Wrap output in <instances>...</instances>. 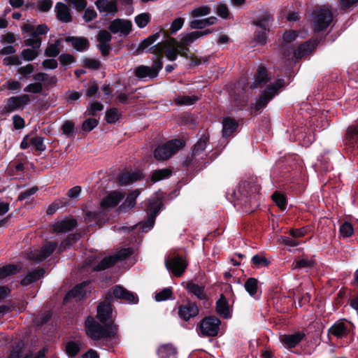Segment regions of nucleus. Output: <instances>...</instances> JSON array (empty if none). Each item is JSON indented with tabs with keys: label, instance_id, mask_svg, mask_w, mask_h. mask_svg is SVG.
<instances>
[{
	"label": "nucleus",
	"instance_id": "obj_55",
	"mask_svg": "<svg viewBox=\"0 0 358 358\" xmlns=\"http://www.w3.org/2000/svg\"><path fill=\"white\" fill-rule=\"evenodd\" d=\"M99 124V122L95 118H89L83 122L82 125V129L84 131L90 132L94 128H95Z\"/></svg>",
	"mask_w": 358,
	"mask_h": 358
},
{
	"label": "nucleus",
	"instance_id": "obj_8",
	"mask_svg": "<svg viewBox=\"0 0 358 358\" xmlns=\"http://www.w3.org/2000/svg\"><path fill=\"white\" fill-rule=\"evenodd\" d=\"M108 30L113 34L127 36L132 30V22L127 19L116 18L110 22Z\"/></svg>",
	"mask_w": 358,
	"mask_h": 358
},
{
	"label": "nucleus",
	"instance_id": "obj_48",
	"mask_svg": "<svg viewBox=\"0 0 358 358\" xmlns=\"http://www.w3.org/2000/svg\"><path fill=\"white\" fill-rule=\"evenodd\" d=\"M272 199L281 210H285L286 208V199L282 194L278 192H275L272 195Z\"/></svg>",
	"mask_w": 358,
	"mask_h": 358
},
{
	"label": "nucleus",
	"instance_id": "obj_45",
	"mask_svg": "<svg viewBox=\"0 0 358 358\" xmlns=\"http://www.w3.org/2000/svg\"><path fill=\"white\" fill-rule=\"evenodd\" d=\"M116 263V259L115 257H113L112 255L109 257H106L103 259L101 262L97 265L93 267V269L95 271H102L106 269L113 264Z\"/></svg>",
	"mask_w": 358,
	"mask_h": 358
},
{
	"label": "nucleus",
	"instance_id": "obj_28",
	"mask_svg": "<svg viewBox=\"0 0 358 358\" xmlns=\"http://www.w3.org/2000/svg\"><path fill=\"white\" fill-rule=\"evenodd\" d=\"M237 122L231 117H226L222 121V135L224 137L230 136L238 128Z\"/></svg>",
	"mask_w": 358,
	"mask_h": 358
},
{
	"label": "nucleus",
	"instance_id": "obj_19",
	"mask_svg": "<svg viewBox=\"0 0 358 358\" xmlns=\"http://www.w3.org/2000/svg\"><path fill=\"white\" fill-rule=\"evenodd\" d=\"M124 198V195L117 191L112 192L103 199L101 206L103 208H108L116 206Z\"/></svg>",
	"mask_w": 358,
	"mask_h": 358
},
{
	"label": "nucleus",
	"instance_id": "obj_27",
	"mask_svg": "<svg viewBox=\"0 0 358 358\" xmlns=\"http://www.w3.org/2000/svg\"><path fill=\"white\" fill-rule=\"evenodd\" d=\"M216 312L218 315L224 318H229L231 317L227 300L222 294L220 295V299L216 302Z\"/></svg>",
	"mask_w": 358,
	"mask_h": 358
},
{
	"label": "nucleus",
	"instance_id": "obj_64",
	"mask_svg": "<svg viewBox=\"0 0 358 358\" xmlns=\"http://www.w3.org/2000/svg\"><path fill=\"white\" fill-rule=\"evenodd\" d=\"M103 108V106L99 102L91 103L87 108V113L89 115H94L97 111H101Z\"/></svg>",
	"mask_w": 358,
	"mask_h": 358
},
{
	"label": "nucleus",
	"instance_id": "obj_49",
	"mask_svg": "<svg viewBox=\"0 0 358 358\" xmlns=\"http://www.w3.org/2000/svg\"><path fill=\"white\" fill-rule=\"evenodd\" d=\"M315 262L314 259H301L297 260L293 265L294 269L302 268H311L314 266Z\"/></svg>",
	"mask_w": 358,
	"mask_h": 358
},
{
	"label": "nucleus",
	"instance_id": "obj_63",
	"mask_svg": "<svg viewBox=\"0 0 358 358\" xmlns=\"http://www.w3.org/2000/svg\"><path fill=\"white\" fill-rule=\"evenodd\" d=\"M112 39L111 34L107 30L99 31L97 35L98 42H107L110 43Z\"/></svg>",
	"mask_w": 358,
	"mask_h": 358
},
{
	"label": "nucleus",
	"instance_id": "obj_57",
	"mask_svg": "<svg viewBox=\"0 0 358 358\" xmlns=\"http://www.w3.org/2000/svg\"><path fill=\"white\" fill-rule=\"evenodd\" d=\"M133 251L131 248H123L119 250L116 254L112 255L115 257L116 262L119 260H124L132 254Z\"/></svg>",
	"mask_w": 358,
	"mask_h": 358
},
{
	"label": "nucleus",
	"instance_id": "obj_36",
	"mask_svg": "<svg viewBox=\"0 0 358 358\" xmlns=\"http://www.w3.org/2000/svg\"><path fill=\"white\" fill-rule=\"evenodd\" d=\"M186 288L189 292L195 295L199 299L203 300L206 299V294L204 292V287L203 286L189 282Z\"/></svg>",
	"mask_w": 358,
	"mask_h": 358
},
{
	"label": "nucleus",
	"instance_id": "obj_1",
	"mask_svg": "<svg viewBox=\"0 0 358 358\" xmlns=\"http://www.w3.org/2000/svg\"><path fill=\"white\" fill-rule=\"evenodd\" d=\"M210 33L209 29L204 31H195L184 35L178 41L172 37H168L164 41L158 43L150 48L151 52L154 55H161L165 52L166 57L170 61L177 59L178 55L187 57L189 46L194 41Z\"/></svg>",
	"mask_w": 358,
	"mask_h": 358
},
{
	"label": "nucleus",
	"instance_id": "obj_33",
	"mask_svg": "<svg viewBox=\"0 0 358 358\" xmlns=\"http://www.w3.org/2000/svg\"><path fill=\"white\" fill-rule=\"evenodd\" d=\"M62 39H57L54 43H49L45 50V55L48 57H55L58 56L61 52L60 45Z\"/></svg>",
	"mask_w": 358,
	"mask_h": 358
},
{
	"label": "nucleus",
	"instance_id": "obj_44",
	"mask_svg": "<svg viewBox=\"0 0 358 358\" xmlns=\"http://www.w3.org/2000/svg\"><path fill=\"white\" fill-rule=\"evenodd\" d=\"M245 290L249 293L250 296H254L257 293L258 280L255 278H248L244 285Z\"/></svg>",
	"mask_w": 358,
	"mask_h": 358
},
{
	"label": "nucleus",
	"instance_id": "obj_29",
	"mask_svg": "<svg viewBox=\"0 0 358 358\" xmlns=\"http://www.w3.org/2000/svg\"><path fill=\"white\" fill-rule=\"evenodd\" d=\"M159 212V209L155 207L153 210L150 208V212L148 213V219L144 222H141L138 224L139 227L143 230V231H147L150 229L155 221V217Z\"/></svg>",
	"mask_w": 358,
	"mask_h": 358
},
{
	"label": "nucleus",
	"instance_id": "obj_9",
	"mask_svg": "<svg viewBox=\"0 0 358 358\" xmlns=\"http://www.w3.org/2000/svg\"><path fill=\"white\" fill-rule=\"evenodd\" d=\"M56 248V243H48L41 249H36L31 251L28 254V258L35 262H42L50 256V255L55 250Z\"/></svg>",
	"mask_w": 358,
	"mask_h": 358
},
{
	"label": "nucleus",
	"instance_id": "obj_30",
	"mask_svg": "<svg viewBox=\"0 0 358 358\" xmlns=\"http://www.w3.org/2000/svg\"><path fill=\"white\" fill-rule=\"evenodd\" d=\"M45 271L42 268L35 270L32 272L29 273L22 280L21 285L27 286L38 279H40L44 274Z\"/></svg>",
	"mask_w": 358,
	"mask_h": 358
},
{
	"label": "nucleus",
	"instance_id": "obj_5",
	"mask_svg": "<svg viewBox=\"0 0 358 358\" xmlns=\"http://www.w3.org/2000/svg\"><path fill=\"white\" fill-rule=\"evenodd\" d=\"M162 55H157L158 58L153 62L152 66L141 65L136 67L134 70L135 76L141 80L157 78L159 71L162 69Z\"/></svg>",
	"mask_w": 358,
	"mask_h": 358
},
{
	"label": "nucleus",
	"instance_id": "obj_38",
	"mask_svg": "<svg viewBox=\"0 0 358 358\" xmlns=\"http://www.w3.org/2000/svg\"><path fill=\"white\" fill-rule=\"evenodd\" d=\"M38 82H43L46 85H55L57 83V78L55 76H50L45 73H38L34 77Z\"/></svg>",
	"mask_w": 358,
	"mask_h": 358
},
{
	"label": "nucleus",
	"instance_id": "obj_17",
	"mask_svg": "<svg viewBox=\"0 0 358 358\" xmlns=\"http://www.w3.org/2000/svg\"><path fill=\"white\" fill-rule=\"evenodd\" d=\"M55 10L58 20L65 23L71 22L72 16L67 5L62 2H57L55 5Z\"/></svg>",
	"mask_w": 358,
	"mask_h": 358
},
{
	"label": "nucleus",
	"instance_id": "obj_6",
	"mask_svg": "<svg viewBox=\"0 0 358 358\" xmlns=\"http://www.w3.org/2000/svg\"><path fill=\"white\" fill-rule=\"evenodd\" d=\"M284 85L283 79H278L274 83L268 85L256 101L255 109L259 110L266 106L268 102L278 93V90L282 87Z\"/></svg>",
	"mask_w": 358,
	"mask_h": 358
},
{
	"label": "nucleus",
	"instance_id": "obj_39",
	"mask_svg": "<svg viewBox=\"0 0 358 358\" xmlns=\"http://www.w3.org/2000/svg\"><path fill=\"white\" fill-rule=\"evenodd\" d=\"M176 354V348L170 344L162 345L158 349V355L160 358H169Z\"/></svg>",
	"mask_w": 358,
	"mask_h": 358
},
{
	"label": "nucleus",
	"instance_id": "obj_13",
	"mask_svg": "<svg viewBox=\"0 0 358 358\" xmlns=\"http://www.w3.org/2000/svg\"><path fill=\"white\" fill-rule=\"evenodd\" d=\"M30 101L28 94H22L17 96H13L8 99L7 103L4 107V110L7 113H10L21 108L27 105Z\"/></svg>",
	"mask_w": 358,
	"mask_h": 358
},
{
	"label": "nucleus",
	"instance_id": "obj_59",
	"mask_svg": "<svg viewBox=\"0 0 358 358\" xmlns=\"http://www.w3.org/2000/svg\"><path fill=\"white\" fill-rule=\"evenodd\" d=\"M252 262L257 266H267L270 263L264 256L259 255L253 256Z\"/></svg>",
	"mask_w": 358,
	"mask_h": 358
},
{
	"label": "nucleus",
	"instance_id": "obj_31",
	"mask_svg": "<svg viewBox=\"0 0 358 358\" xmlns=\"http://www.w3.org/2000/svg\"><path fill=\"white\" fill-rule=\"evenodd\" d=\"M329 333L338 338H342L348 334L347 327L344 322L338 321L329 329Z\"/></svg>",
	"mask_w": 358,
	"mask_h": 358
},
{
	"label": "nucleus",
	"instance_id": "obj_24",
	"mask_svg": "<svg viewBox=\"0 0 358 358\" xmlns=\"http://www.w3.org/2000/svg\"><path fill=\"white\" fill-rule=\"evenodd\" d=\"M65 41L68 43H71L72 46L79 52L88 49L90 46L88 39L85 37L69 36L66 38Z\"/></svg>",
	"mask_w": 358,
	"mask_h": 358
},
{
	"label": "nucleus",
	"instance_id": "obj_40",
	"mask_svg": "<svg viewBox=\"0 0 358 358\" xmlns=\"http://www.w3.org/2000/svg\"><path fill=\"white\" fill-rule=\"evenodd\" d=\"M139 194L140 191L138 189H135L134 191H133L128 195L125 201L120 207V208L126 210L128 208H134L136 204V199L138 196Z\"/></svg>",
	"mask_w": 358,
	"mask_h": 358
},
{
	"label": "nucleus",
	"instance_id": "obj_56",
	"mask_svg": "<svg viewBox=\"0 0 358 358\" xmlns=\"http://www.w3.org/2000/svg\"><path fill=\"white\" fill-rule=\"evenodd\" d=\"M172 296V290L171 288H165L159 293H157L155 299L157 301H162L169 299Z\"/></svg>",
	"mask_w": 358,
	"mask_h": 358
},
{
	"label": "nucleus",
	"instance_id": "obj_62",
	"mask_svg": "<svg viewBox=\"0 0 358 358\" xmlns=\"http://www.w3.org/2000/svg\"><path fill=\"white\" fill-rule=\"evenodd\" d=\"M24 90L31 93H40L43 90V86L41 83L37 81V83L28 85Z\"/></svg>",
	"mask_w": 358,
	"mask_h": 358
},
{
	"label": "nucleus",
	"instance_id": "obj_12",
	"mask_svg": "<svg viewBox=\"0 0 358 358\" xmlns=\"http://www.w3.org/2000/svg\"><path fill=\"white\" fill-rule=\"evenodd\" d=\"M208 141V136L203 134L201 136V138L198 140L196 143L194 145L192 152V160L194 159L196 162H199V159H203L204 158V157L206 156L204 151L206 150ZM191 161L192 159L188 162H186V165L187 166L188 164H189L191 163Z\"/></svg>",
	"mask_w": 358,
	"mask_h": 358
},
{
	"label": "nucleus",
	"instance_id": "obj_18",
	"mask_svg": "<svg viewBox=\"0 0 358 358\" xmlns=\"http://www.w3.org/2000/svg\"><path fill=\"white\" fill-rule=\"evenodd\" d=\"M305 337V334L302 332H297L293 334H285L280 337V341L286 347L292 348L297 345Z\"/></svg>",
	"mask_w": 358,
	"mask_h": 358
},
{
	"label": "nucleus",
	"instance_id": "obj_16",
	"mask_svg": "<svg viewBox=\"0 0 358 358\" xmlns=\"http://www.w3.org/2000/svg\"><path fill=\"white\" fill-rule=\"evenodd\" d=\"M270 80L266 69L263 66H259L257 70L254 82L250 85L251 89L262 87Z\"/></svg>",
	"mask_w": 358,
	"mask_h": 358
},
{
	"label": "nucleus",
	"instance_id": "obj_37",
	"mask_svg": "<svg viewBox=\"0 0 358 358\" xmlns=\"http://www.w3.org/2000/svg\"><path fill=\"white\" fill-rule=\"evenodd\" d=\"M172 174V171L170 169H162L154 171L152 174L150 179L152 182H156L159 180L169 178Z\"/></svg>",
	"mask_w": 358,
	"mask_h": 358
},
{
	"label": "nucleus",
	"instance_id": "obj_54",
	"mask_svg": "<svg viewBox=\"0 0 358 358\" xmlns=\"http://www.w3.org/2000/svg\"><path fill=\"white\" fill-rule=\"evenodd\" d=\"M38 52L35 49H24L21 52V57L26 61H32L36 58Z\"/></svg>",
	"mask_w": 358,
	"mask_h": 358
},
{
	"label": "nucleus",
	"instance_id": "obj_52",
	"mask_svg": "<svg viewBox=\"0 0 358 358\" xmlns=\"http://www.w3.org/2000/svg\"><path fill=\"white\" fill-rule=\"evenodd\" d=\"M216 13L220 17L224 19L229 18L230 15L229 8L227 5L224 3H218L216 8Z\"/></svg>",
	"mask_w": 358,
	"mask_h": 358
},
{
	"label": "nucleus",
	"instance_id": "obj_22",
	"mask_svg": "<svg viewBox=\"0 0 358 358\" xmlns=\"http://www.w3.org/2000/svg\"><path fill=\"white\" fill-rule=\"evenodd\" d=\"M95 4L99 12L115 14L118 11L117 0H97Z\"/></svg>",
	"mask_w": 358,
	"mask_h": 358
},
{
	"label": "nucleus",
	"instance_id": "obj_58",
	"mask_svg": "<svg viewBox=\"0 0 358 358\" xmlns=\"http://www.w3.org/2000/svg\"><path fill=\"white\" fill-rule=\"evenodd\" d=\"M352 225L348 222H344L340 227V233L343 237H349L353 234Z\"/></svg>",
	"mask_w": 358,
	"mask_h": 358
},
{
	"label": "nucleus",
	"instance_id": "obj_53",
	"mask_svg": "<svg viewBox=\"0 0 358 358\" xmlns=\"http://www.w3.org/2000/svg\"><path fill=\"white\" fill-rule=\"evenodd\" d=\"M120 113L116 108H111L106 113V120L108 123H114L119 120Z\"/></svg>",
	"mask_w": 358,
	"mask_h": 358
},
{
	"label": "nucleus",
	"instance_id": "obj_51",
	"mask_svg": "<svg viewBox=\"0 0 358 358\" xmlns=\"http://www.w3.org/2000/svg\"><path fill=\"white\" fill-rule=\"evenodd\" d=\"M83 66L92 70H97L101 67V62L94 59L85 58L83 61Z\"/></svg>",
	"mask_w": 358,
	"mask_h": 358
},
{
	"label": "nucleus",
	"instance_id": "obj_35",
	"mask_svg": "<svg viewBox=\"0 0 358 358\" xmlns=\"http://www.w3.org/2000/svg\"><path fill=\"white\" fill-rule=\"evenodd\" d=\"M20 266L15 264H8L0 267V280L20 271Z\"/></svg>",
	"mask_w": 358,
	"mask_h": 358
},
{
	"label": "nucleus",
	"instance_id": "obj_3",
	"mask_svg": "<svg viewBox=\"0 0 358 358\" xmlns=\"http://www.w3.org/2000/svg\"><path fill=\"white\" fill-rule=\"evenodd\" d=\"M333 21V14L326 6L316 8L312 13L310 26L315 32L325 30Z\"/></svg>",
	"mask_w": 358,
	"mask_h": 358
},
{
	"label": "nucleus",
	"instance_id": "obj_25",
	"mask_svg": "<svg viewBox=\"0 0 358 358\" xmlns=\"http://www.w3.org/2000/svg\"><path fill=\"white\" fill-rule=\"evenodd\" d=\"M345 144L350 148L358 146V125L350 126L345 134Z\"/></svg>",
	"mask_w": 358,
	"mask_h": 358
},
{
	"label": "nucleus",
	"instance_id": "obj_41",
	"mask_svg": "<svg viewBox=\"0 0 358 358\" xmlns=\"http://www.w3.org/2000/svg\"><path fill=\"white\" fill-rule=\"evenodd\" d=\"M162 31V30H160L159 31L152 35H150V36L142 41L138 47V51L143 52L145 48L153 44L159 38Z\"/></svg>",
	"mask_w": 358,
	"mask_h": 358
},
{
	"label": "nucleus",
	"instance_id": "obj_7",
	"mask_svg": "<svg viewBox=\"0 0 358 358\" xmlns=\"http://www.w3.org/2000/svg\"><path fill=\"white\" fill-rule=\"evenodd\" d=\"M220 324V320L216 317H206L201 322V333L206 336H215L218 334Z\"/></svg>",
	"mask_w": 358,
	"mask_h": 358
},
{
	"label": "nucleus",
	"instance_id": "obj_2",
	"mask_svg": "<svg viewBox=\"0 0 358 358\" xmlns=\"http://www.w3.org/2000/svg\"><path fill=\"white\" fill-rule=\"evenodd\" d=\"M86 334L93 340L113 339L116 338L118 327L113 322L101 326L92 317H88L85 322Z\"/></svg>",
	"mask_w": 358,
	"mask_h": 358
},
{
	"label": "nucleus",
	"instance_id": "obj_26",
	"mask_svg": "<svg viewBox=\"0 0 358 358\" xmlns=\"http://www.w3.org/2000/svg\"><path fill=\"white\" fill-rule=\"evenodd\" d=\"M316 45L317 43L315 41H310L300 45L298 48L294 51V57L301 59L307 55L313 50Z\"/></svg>",
	"mask_w": 358,
	"mask_h": 358
},
{
	"label": "nucleus",
	"instance_id": "obj_34",
	"mask_svg": "<svg viewBox=\"0 0 358 358\" xmlns=\"http://www.w3.org/2000/svg\"><path fill=\"white\" fill-rule=\"evenodd\" d=\"M88 285L87 282H83L79 285H77L66 296L67 297H74L80 299L83 298L86 294L85 287Z\"/></svg>",
	"mask_w": 358,
	"mask_h": 358
},
{
	"label": "nucleus",
	"instance_id": "obj_46",
	"mask_svg": "<svg viewBox=\"0 0 358 358\" xmlns=\"http://www.w3.org/2000/svg\"><path fill=\"white\" fill-rule=\"evenodd\" d=\"M134 21L139 28H144L150 21V15L148 13H141L135 17Z\"/></svg>",
	"mask_w": 358,
	"mask_h": 358
},
{
	"label": "nucleus",
	"instance_id": "obj_15",
	"mask_svg": "<svg viewBox=\"0 0 358 358\" xmlns=\"http://www.w3.org/2000/svg\"><path fill=\"white\" fill-rule=\"evenodd\" d=\"M113 294L117 299H122L127 303H136L138 301V296L121 286H115L113 287Z\"/></svg>",
	"mask_w": 358,
	"mask_h": 358
},
{
	"label": "nucleus",
	"instance_id": "obj_10",
	"mask_svg": "<svg viewBox=\"0 0 358 358\" xmlns=\"http://www.w3.org/2000/svg\"><path fill=\"white\" fill-rule=\"evenodd\" d=\"M165 266L175 276L180 277L187 266V262L181 257L177 256L166 261Z\"/></svg>",
	"mask_w": 358,
	"mask_h": 358
},
{
	"label": "nucleus",
	"instance_id": "obj_43",
	"mask_svg": "<svg viewBox=\"0 0 358 358\" xmlns=\"http://www.w3.org/2000/svg\"><path fill=\"white\" fill-rule=\"evenodd\" d=\"M81 349V343L75 341H69L65 345V352L69 357H76Z\"/></svg>",
	"mask_w": 358,
	"mask_h": 358
},
{
	"label": "nucleus",
	"instance_id": "obj_23",
	"mask_svg": "<svg viewBox=\"0 0 358 358\" xmlns=\"http://www.w3.org/2000/svg\"><path fill=\"white\" fill-rule=\"evenodd\" d=\"M111 315L112 308L109 302L105 301L98 306L96 316L102 323L108 320Z\"/></svg>",
	"mask_w": 358,
	"mask_h": 358
},
{
	"label": "nucleus",
	"instance_id": "obj_60",
	"mask_svg": "<svg viewBox=\"0 0 358 358\" xmlns=\"http://www.w3.org/2000/svg\"><path fill=\"white\" fill-rule=\"evenodd\" d=\"M78 12L83 11L87 7L86 0H66Z\"/></svg>",
	"mask_w": 358,
	"mask_h": 358
},
{
	"label": "nucleus",
	"instance_id": "obj_11",
	"mask_svg": "<svg viewBox=\"0 0 358 358\" xmlns=\"http://www.w3.org/2000/svg\"><path fill=\"white\" fill-rule=\"evenodd\" d=\"M270 21L271 17L267 15L254 22L257 27V35L255 36V41L257 43L262 45H264L266 43V34L268 31Z\"/></svg>",
	"mask_w": 358,
	"mask_h": 358
},
{
	"label": "nucleus",
	"instance_id": "obj_47",
	"mask_svg": "<svg viewBox=\"0 0 358 358\" xmlns=\"http://www.w3.org/2000/svg\"><path fill=\"white\" fill-rule=\"evenodd\" d=\"M211 13V8L209 6H201L194 8L191 12L193 17H198L208 15Z\"/></svg>",
	"mask_w": 358,
	"mask_h": 358
},
{
	"label": "nucleus",
	"instance_id": "obj_42",
	"mask_svg": "<svg viewBox=\"0 0 358 358\" xmlns=\"http://www.w3.org/2000/svg\"><path fill=\"white\" fill-rule=\"evenodd\" d=\"M162 31V30H160L159 31L152 35H150V36L142 41L138 47V51L143 52L145 48L153 44L159 38Z\"/></svg>",
	"mask_w": 358,
	"mask_h": 358
},
{
	"label": "nucleus",
	"instance_id": "obj_21",
	"mask_svg": "<svg viewBox=\"0 0 358 358\" xmlns=\"http://www.w3.org/2000/svg\"><path fill=\"white\" fill-rule=\"evenodd\" d=\"M143 178V174L138 171H125L119 175V182L122 185H127Z\"/></svg>",
	"mask_w": 358,
	"mask_h": 358
},
{
	"label": "nucleus",
	"instance_id": "obj_14",
	"mask_svg": "<svg viewBox=\"0 0 358 358\" xmlns=\"http://www.w3.org/2000/svg\"><path fill=\"white\" fill-rule=\"evenodd\" d=\"M199 314V308L196 303L187 301V303L179 306L178 315L184 320L196 317Z\"/></svg>",
	"mask_w": 358,
	"mask_h": 358
},
{
	"label": "nucleus",
	"instance_id": "obj_20",
	"mask_svg": "<svg viewBox=\"0 0 358 358\" xmlns=\"http://www.w3.org/2000/svg\"><path fill=\"white\" fill-rule=\"evenodd\" d=\"M77 222L74 219H66L53 224V231L57 233L67 232L76 227Z\"/></svg>",
	"mask_w": 358,
	"mask_h": 358
},
{
	"label": "nucleus",
	"instance_id": "obj_50",
	"mask_svg": "<svg viewBox=\"0 0 358 358\" xmlns=\"http://www.w3.org/2000/svg\"><path fill=\"white\" fill-rule=\"evenodd\" d=\"M24 43L26 45L31 46L33 49L36 50L39 48L41 45V39L39 36L32 34L30 38L24 40Z\"/></svg>",
	"mask_w": 358,
	"mask_h": 358
},
{
	"label": "nucleus",
	"instance_id": "obj_4",
	"mask_svg": "<svg viewBox=\"0 0 358 358\" xmlns=\"http://www.w3.org/2000/svg\"><path fill=\"white\" fill-rule=\"evenodd\" d=\"M184 146L185 142L183 141L173 139L156 148L154 152V156L157 160H167Z\"/></svg>",
	"mask_w": 358,
	"mask_h": 358
},
{
	"label": "nucleus",
	"instance_id": "obj_61",
	"mask_svg": "<svg viewBox=\"0 0 358 358\" xmlns=\"http://www.w3.org/2000/svg\"><path fill=\"white\" fill-rule=\"evenodd\" d=\"M30 143L34 146L35 149L38 151L43 152L45 150V145L43 143V138L34 137L30 141Z\"/></svg>",
	"mask_w": 358,
	"mask_h": 358
},
{
	"label": "nucleus",
	"instance_id": "obj_32",
	"mask_svg": "<svg viewBox=\"0 0 358 358\" xmlns=\"http://www.w3.org/2000/svg\"><path fill=\"white\" fill-rule=\"evenodd\" d=\"M198 100V96L195 95H178L174 98L173 101L178 106H190L195 103Z\"/></svg>",
	"mask_w": 358,
	"mask_h": 358
}]
</instances>
